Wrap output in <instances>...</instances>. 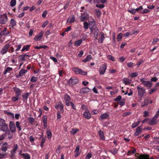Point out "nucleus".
I'll return each instance as SVG.
<instances>
[{"label": "nucleus", "mask_w": 159, "mask_h": 159, "mask_svg": "<svg viewBox=\"0 0 159 159\" xmlns=\"http://www.w3.org/2000/svg\"><path fill=\"white\" fill-rule=\"evenodd\" d=\"M13 89L15 92L16 96H19L22 93V91L20 89L16 87L13 88Z\"/></svg>", "instance_id": "dca6fc26"}, {"label": "nucleus", "mask_w": 159, "mask_h": 159, "mask_svg": "<svg viewBox=\"0 0 159 159\" xmlns=\"http://www.w3.org/2000/svg\"><path fill=\"white\" fill-rule=\"evenodd\" d=\"M30 45H27L24 46L21 50L22 52H23L25 50L28 51L30 48Z\"/></svg>", "instance_id": "473e14b6"}, {"label": "nucleus", "mask_w": 159, "mask_h": 159, "mask_svg": "<svg viewBox=\"0 0 159 159\" xmlns=\"http://www.w3.org/2000/svg\"><path fill=\"white\" fill-rule=\"evenodd\" d=\"M121 99V96H118L117 98L115 99V100L116 101L118 102L120 101Z\"/></svg>", "instance_id": "680f3d73"}, {"label": "nucleus", "mask_w": 159, "mask_h": 159, "mask_svg": "<svg viewBox=\"0 0 159 159\" xmlns=\"http://www.w3.org/2000/svg\"><path fill=\"white\" fill-rule=\"evenodd\" d=\"M99 35L100 37L98 39V42L100 43H102L105 38L104 34L103 32H101L100 33Z\"/></svg>", "instance_id": "4468645a"}, {"label": "nucleus", "mask_w": 159, "mask_h": 159, "mask_svg": "<svg viewBox=\"0 0 159 159\" xmlns=\"http://www.w3.org/2000/svg\"><path fill=\"white\" fill-rule=\"evenodd\" d=\"M138 75V74L137 73L134 72L131 73L129 74V76L131 77H136Z\"/></svg>", "instance_id": "8fccbe9b"}, {"label": "nucleus", "mask_w": 159, "mask_h": 159, "mask_svg": "<svg viewBox=\"0 0 159 159\" xmlns=\"http://www.w3.org/2000/svg\"><path fill=\"white\" fill-rule=\"evenodd\" d=\"M43 123L44 124H46L47 123V118L46 115H44L42 118Z\"/></svg>", "instance_id": "ea45409f"}, {"label": "nucleus", "mask_w": 159, "mask_h": 159, "mask_svg": "<svg viewBox=\"0 0 159 159\" xmlns=\"http://www.w3.org/2000/svg\"><path fill=\"white\" fill-rule=\"evenodd\" d=\"M149 12V10L147 9H145L141 11L139 13L141 14H145L148 13Z\"/></svg>", "instance_id": "79ce46f5"}, {"label": "nucleus", "mask_w": 159, "mask_h": 159, "mask_svg": "<svg viewBox=\"0 0 159 159\" xmlns=\"http://www.w3.org/2000/svg\"><path fill=\"white\" fill-rule=\"evenodd\" d=\"M92 58V57L91 55H89L87 56L86 59L83 60V61L84 62L90 61Z\"/></svg>", "instance_id": "a878e982"}, {"label": "nucleus", "mask_w": 159, "mask_h": 159, "mask_svg": "<svg viewBox=\"0 0 159 159\" xmlns=\"http://www.w3.org/2000/svg\"><path fill=\"white\" fill-rule=\"evenodd\" d=\"M149 115V113L148 111H145L143 112V116L144 117L148 116Z\"/></svg>", "instance_id": "338daca9"}, {"label": "nucleus", "mask_w": 159, "mask_h": 159, "mask_svg": "<svg viewBox=\"0 0 159 159\" xmlns=\"http://www.w3.org/2000/svg\"><path fill=\"white\" fill-rule=\"evenodd\" d=\"M16 125L17 128L18 129L19 131H20L21 130V128L20 127V123L19 121L16 122Z\"/></svg>", "instance_id": "c03bdc74"}, {"label": "nucleus", "mask_w": 159, "mask_h": 159, "mask_svg": "<svg viewBox=\"0 0 159 159\" xmlns=\"http://www.w3.org/2000/svg\"><path fill=\"white\" fill-rule=\"evenodd\" d=\"M80 149V147L79 146H77L76 147L75 150V157H76L78 156L80 154V153L79 152V151Z\"/></svg>", "instance_id": "4be33fe9"}, {"label": "nucleus", "mask_w": 159, "mask_h": 159, "mask_svg": "<svg viewBox=\"0 0 159 159\" xmlns=\"http://www.w3.org/2000/svg\"><path fill=\"white\" fill-rule=\"evenodd\" d=\"M123 81L125 84H129L130 83V80L126 78H124L123 79Z\"/></svg>", "instance_id": "e433bc0d"}, {"label": "nucleus", "mask_w": 159, "mask_h": 159, "mask_svg": "<svg viewBox=\"0 0 159 159\" xmlns=\"http://www.w3.org/2000/svg\"><path fill=\"white\" fill-rule=\"evenodd\" d=\"M37 80V78L34 77H32L30 81L32 82H35Z\"/></svg>", "instance_id": "69168bd1"}, {"label": "nucleus", "mask_w": 159, "mask_h": 159, "mask_svg": "<svg viewBox=\"0 0 159 159\" xmlns=\"http://www.w3.org/2000/svg\"><path fill=\"white\" fill-rule=\"evenodd\" d=\"M25 56L29 57V56L26 54L20 55L18 58L19 61H25L26 60L25 57Z\"/></svg>", "instance_id": "6ab92c4d"}, {"label": "nucleus", "mask_w": 159, "mask_h": 159, "mask_svg": "<svg viewBox=\"0 0 159 159\" xmlns=\"http://www.w3.org/2000/svg\"><path fill=\"white\" fill-rule=\"evenodd\" d=\"M48 138L50 139L51 138L52 136V134L51 131L50 130H48L47 131Z\"/></svg>", "instance_id": "58836bf2"}, {"label": "nucleus", "mask_w": 159, "mask_h": 159, "mask_svg": "<svg viewBox=\"0 0 159 159\" xmlns=\"http://www.w3.org/2000/svg\"><path fill=\"white\" fill-rule=\"evenodd\" d=\"M27 72L26 70L22 69L20 70L19 74L21 76L23 75L25 73Z\"/></svg>", "instance_id": "2f4dec72"}, {"label": "nucleus", "mask_w": 159, "mask_h": 159, "mask_svg": "<svg viewBox=\"0 0 159 159\" xmlns=\"http://www.w3.org/2000/svg\"><path fill=\"white\" fill-rule=\"evenodd\" d=\"M159 40V39L157 38H155L153 40L152 42V44H156L157 42Z\"/></svg>", "instance_id": "5fc2aeb1"}, {"label": "nucleus", "mask_w": 159, "mask_h": 159, "mask_svg": "<svg viewBox=\"0 0 159 159\" xmlns=\"http://www.w3.org/2000/svg\"><path fill=\"white\" fill-rule=\"evenodd\" d=\"M91 22L89 21V24L87 22L84 21V28L85 29H87L89 28V25H90Z\"/></svg>", "instance_id": "393cba45"}, {"label": "nucleus", "mask_w": 159, "mask_h": 159, "mask_svg": "<svg viewBox=\"0 0 159 159\" xmlns=\"http://www.w3.org/2000/svg\"><path fill=\"white\" fill-rule=\"evenodd\" d=\"M107 58L108 59L112 61H115V58L111 55H108L107 56Z\"/></svg>", "instance_id": "09e8293b"}, {"label": "nucleus", "mask_w": 159, "mask_h": 159, "mask_svg": "<svg viewBox=\"0 0 159 159\" xmlns=\"http://www.w3.org/2000/svg\"><path fill=\"white\" fill-rule=\"evenodd\" d=\"M90 18L92 20L94 21L93 18L92 17H89V14L86 12H84L81 13L80 17V20L82 21H84L86 20H89V18Z\"/></svg>", "instance_id": "f03ea898"}, {"label": "nucleus", "mask_w": 159, "mask_h": 159, "mask_svg": "<svg viewBox=\"0 0 159 159\" xmlns=\"http://www.w3.org/2000/svg\"><path fill=\"white\" fill-rule=\"evenodd\" d=\"M60 107L61 110V112H63V105L62 103L60 102Z\"/></svg>", "instance_id": "603ef678"}, {"label": "nucleus", "mask_w": 159, "mask_h": 159, "mask_svg": "<svg viewBox=\"0 0 159 159\" xmlns=\"http://www.w3.org/2000/svg\"><path fill=\"white\" fill-rule=\"evenodd\" d=\"M109 116V115L107 113L102 114L100 116V118L102 120H104L107 118Z\"/></svg>", "instance_id": "aec40b11"}, {"label": "nucleus", "mask_w": 159, "mask_h": 159, "mask_svg": "<svg viewBox=\"0 0 159 159\" xmlns=\"http://www.w3.org/2000/svg\"><path fill=\"white\" fill-rule=\"evenodd\" d=\"M156 91V89L155 88L153 89H151L149 90V91L148 92V93L149 94H151L153 93H154Z\"/></svg>", "instance_id": "3c124183"}, {"label": "nucleus", "mask_w": 159, "mask_h": 159, "mask_svg": "<svg viewBox=\"0 0 159 159\" xmlns=\"http://www.w3.org/2000/svg\"><path fill=\"white\" fill-rule=\"evenodd\" d=\"M92 157V155L91 153H89L85 156L86 159H90Z\"/></svg>", "instance_id": "4d7b16f0"}, {"label": "nucleus", "mask_w": 159, "mask_h": 159, "mask_svg": "<svg viewBox=\"0 0 159 159\" xmlns=\"http://www.w3.org/2000/svg\"><path fill=\"white\" fill-rule=\"evenodd\" d=\"M157 121L156 119H154V118H148V124L151 125L156 124L157 123Z\"/></svg>", "instance_id": "9b49d317"}, {"label": "nucleus", "mask_w": 159, "mask_h": 159, "mask_svg": "<svg viewBox=\"0 0 159 159\" xmlns=\"http://www.w3.org/2000/svg\"><path fill=\"white\" fill-rule=\"evenodd\" d=\"M16 3V0H11L10 2V5L11 7L14 6Z\"/></svg>", "instance_id": "a19ab883"}, {"label": "nucleus", "mask_w": 159, "mask_h": 159, "mask_svg": "<svg viewBox=\"0 0 159 159\" xmlns=\"http://www.w3.org/2000/svg\"><path fill=\"white\" fill-rule=\"evenodd\" d=\"M19 96H16L13 97L11 98L12 101L14 102L18 101L19 99L18 97Z\"/></svg>", "instance_id": "de8ad7c7"}, {"label": "nucleus", "mask_w": 159, "mask_h": 159, "mask_svg": "<svg viewBox=\"0 0 159 159\" xmlns=\"http://www.w3.org/2000/svg\"><path fill=\"white\" fill-rule=\"evenodd\" d=\"M83 115L85 118L89 119L91 117V114L88 110H86L83 114Z\"/></svg>", "instance_id": "1a4fd4ad"}, {"label": "nucleus", "mask_w": 159, "mask_h": 159, "mask_svg": "<svg viewBox=\"0 0 159 159\" xmlns=\"http://www.w3.org/2000/svg\"><path fill=\"white\" fill-rule=\"evenodd\" d=\"M106 69L107 66L105 64L102 65L99 70L100 74L101 75L104 74Z\"/></svg>", "instance_id": "f8f14e48"}, {"label": "nucleus", "mask_w": 159, "mask_h": 159, "mask_svg": "<svg viewBox=\"0 0 159 159\" xmlns=\"http://www.w3.org/2000/svg\"><path fill=\"white\" fill-rule=\"evenodd\" d=\"M149 100L148 99H146L144 100L143 102L141 103V106L142 107H145L147 105L148 103Z\"/></svg>", "instance_id": "b1692460"}, {"label": "nucleus", "mask_w": 159, "mask_h": 159, "mask_svg": "<svg viewBox=\"0 0 159 159\" xmlns=\"http://www.w3.org/2000/svg\"><path fill=\"white\" fill-rule=\"evenodd\" d=\"M141 126H140L138 127L136 129L135 132L134 133V135L137 136L140 134L142 132Z\"/></svg>", "instance_id": "2eb2a0df"}, {"label": "nucleus", "mask_w": 159, "mask_h": 159, "mask_svg": "<svg viewBox=\"0 0 159 159\" xmlns=\"http://www.w3.org/2000/svg\"><path fill=\"white\" fill-rule=\"evenodd\" d=\"M10 49L8 50V52H13L14 51V48L12 46H10Z\"/></svg>", "instance_id": "6e6d98bb"}, {"label": "nucleus", "mask_w": 159, "mask_h": 159, "mask_svg": "<svg viewBox=\"0 0 159 159\" xmlns=\"http://www.w3.org/2000/svg\"><path fill=\"white\" fill-rule=\"evenodd\" d=\"M47 14V11L46 10H45L42 14V16L43 18H45Z\"/></svg>", "instance_id": "774afa93"}, {"label": "nucleus", "mask_w": 159, "mask_h": 159, "mask_svg": "<svg viewBox=\"0 0 159 159\" xmlns=\"http://www.w3.org/2000/svg\"><path fill=\"white\" fill-rule=\"evenodd\" d=\"M148 156L147 155H140L138 157L139 159H149Z\"/></svg>", "instance_id": "bb28decb"}, {"label": "nucleus", "mask_w": 159, "mask_h": 159, "mask_svg": "<svg viewBox=\"0 0 159 159\" xmlns=\"http://www.w3.org/2000/svg\"><path fill=\"white\" fill-rule=\"evenodd\" d=\"M22 155L25 159H30V157L27 153H23Z\"/></svg>", "instance_id": "c9c22d12"}, {"label": "nucleus", "mask_w": 159, "mask_h": 159, "mask_svg": "<svg viewBox=\"0 0 159 159\" xmlns=\"http://www.w3.org/2000/svg\"><path fill=\"white\" fill-rule=\"evenodd\" d=\"M128 11L133 14H134L136 12L135 9H132L130 10H128Z\"/></svg>", "instance_id": "13d9d810"}, {"label": "nucleus", "mask_w": 159, "mask_h": 159, "mask_svg": "<svg viewBox=\"0 0 159 159\" xmlns=\"http://www.w3.org/2000/svg\"><path fill=\"white\" fill-rule=\"evenodd\" d=\"M72 70L76 74H80L82 75H86L87 73L86 71H84L81 69L77 67L73 68Z\"/></svg>", "instance_id": "7ed1b4c3"}, {"label": "nucleus", "mask_w": 159, "mask_h": 159, "mask_svg": "<svg viewBox=\"0 0 159 159\" xmlns=\"http://www.w3.org/2000/svg\"><path fill=\"white\" fill-rule=\"evenodd\" d=\"M139 125V123L137 122H134L131 125V127L133 128H135Z\"/></svg>", "instance_id": "052dcab7"}, {"label": "nucleus", "mask_w": 159, "mask_h": 159, "mask_svg": "<svg viewBox=\"0 0 159 159\" xmlns=\"http://www.w3.org/2000/svg\"><path fill=\"white\" fill-rule=\"evenodd\" d=\"M29 121L31 124L34 121V119L32 117H29L28 118Z\"/></svg>", "instance_id": "bf43d9fd"}, {"label": "nucleus", "mask_w": 159, "mask_h": 159, "mask_svg": "<svg viewBox=\"0 0 159 159\" xmlns=\"http://www.w3.org/2000/svg\"><path fill=\"white\" fill-rule=\"evenodd\" d=\"M79 130L77 129H73L70 131V133L72 135L75 134L79 131Z\"/></svg>", "instance_id": "f704fd0d"}, {"label": "nucleus", "mask_w": 159, "mask_h": 159, "mask_svg": "<svg viewBox=\"0 0 159 159\" xmlns=\"http://www.w3.org/2000/svg\"><path fill=\"white\" fill-rule=\"evenodd\" d=\"M90 89L88 87H85L81 89V91L83 93H86L89 92Z\"/></svg>", "instance_id": "5701e85b"}, {"label": "nucleus", "mask_w": 159, "mask_h": 159, "mask_svg": "<svg viewBox=\"0 0 159 159\" xmlns=\"http://www.w3.org/2000/svg\"><path fill=\"white\" fill-rule=\"evenodd\" d=\"M2 151L6 152L7 149V143L6 142H5L2 146Z\"/></svg>", "instance_id": "412c9836"}, {"label": "nucleus", "mask_w": 159, "mask_h": 159, "mask_svg": "<svg viewBox=\"0 0 159 159\" xmlns=\"http://www.w3.org/2000/svg\"><path fill=\"white\" fill-rule=\"evenodd\" d=\"M43 34V31H41L34 38V40L36 41L40 40L42 39V37Z\"/></svg>", "instance_id": "9d476101"}, {"label": "nucleus", "mask_w": 159, "mask_h": 159, "mask_svg": "<svg viewBox=\"0 0 159 159\" xmlns=\"http://www.w3.org/2000/svg\"><path fill=\"white\" fill-rule=\"evenodd\" d=\"M111 152L113 154H116L118 152V150L116 148H114L111 151Z\"/></svg>", "instance_id": "0e129e2a"}, {"label": "nucleus", "mask_w": 159, "mask_h": 159, "mask_svg": "<svg viewBox=\"0 0 159 159\" xmlns=\"http://www.w3.org/2000/svg\"><path fill=\"white\" fill-rule=\"evenodd\" d=\"M75 20V17L74 16H73L71 17H69L67 20V22L72 23Z\"/></svg>", "instance_id": "cd10ccee"}, {"label": "nucleus", "mask_w": 159, "mask_h": 159, "mask_svg": "<svg viewBox=\"0 0 159 159\" xmlns=\"http://www.w3.org/2000/svg\"><path fill=\"white\" fill-rule=\"evenodd\" d=\"M82 40L80 39L76 41L74 43L75 45V46H79L82 43Z\"/></svg>", "instance_id": "c85d7f7f"}, {"label": "nucleus", "mask_w": 159, "mask_h": 159, "mask_svg": "<svg viewBox=\"0 0 159 159\" xmlns=\"http://www.w3.org/2000/svg\"><path fill=\"white\" fill-rule=\"evenodd\" d=\"M8 129V125L6 124H4L1 127L0 129L2 131L5 132Z\"/></svg>", "instance_id": "f3484780"}, {"label": "nucleus", "mask_w": 159, "mask_h": 159, "mask_svg": "<svg viewBox=\"0 0 159 159\" xmlns=\"http://www.w3.org/2000/svg\"><path fill=\"white\" fill-rule=\"evenodd\" d=\"M12 69V68L11 67H7L4 72V74H6L7 72L11 70Z\"/></svg>", "instance_id": "864d4df0"}, {"label": "nucleus", "mask_w": 159, "mask_h": 159, "mask_svg": "<svg viewBox=\"0 0 159 159\" xmlns=\"http://www.w3.org/2000/svg\"><path fill=\"white\" fill-rule=\"evenodd\" d=\"M8 21V17L7 14L4 13L0 15V23L4 24Z\"/></svg>", "instance_id": "39448f33"}, {"label": "nucleus", "mask_w": 159, "mask_h": 159, "mask_svg": "<svg viewBox=\"0 0 159 159\" xmlns=\"http://www.w3.org/2000/svg\"><path fill=\"white\" fill-rule=\"evenodd\" d=\"M143 85L148 89H150L152 86V83L150 81H147L145 80L144 78H142L140 80Z\"/></svg>", "instance_id": "423d86ee"}, {"label": "nucleus", "mask_w": 159, "mask_h": 159, "mask_svg": "<svg viewBox=\"0 0 159 159\" xmlns=\"http://www.w3.org/2000/svg\"><path fill=\"white\" fill-rule=\"evenodd\" d=\"M79 80L78 78L75 77L71 78L68 81V83L70 86L75 84L78 82Z\"/></svg>", "instance_id": "0eeeda50"}, {"label": "nucleus", "mask_w": 159, "mask_h": 159, "mask_svg": "<svg viewBox=\"0 0 159 159\" xmlns=\"http://www.w3.org/2000/svg\"><path fill=\"white\" fill-rule=\"evenodd\" d=\"M29 93H25L22 94V97L25 100H27Z\"/></svg>", "instance_id": "4c0bfd02"}, {"label": "nucleus", "mask_w": 159, "mask_h": 159, "mask_svg": "<svg viewBox=\"0 0 159 159\" xmlns=\"http://www.w3.org/2000/svg\"><path fill=\"white\" fill-rule=\"evenodd\" d=\"M137 89L138 92V95L140 98H142L146 93L145 89L143 87L137 86Z\"/></svg>", "instance_id": "20e7f679"}, {"label": "nucleus", "mask_w": 159, "mask_h": 159, "mask_svg": "<svg viewBox=\"0 0 159 159\" xmlns=\"http://www.w3.org/2000/svg\"><path fill=\"white\" fill-rule=\"evenodd\" d=\"M131 113L130 112H127L124 113L122 115L123 117H125L129 115Z\"/></svg>", "instance_id": "e2e57ef3"}, {"label": "nucleus", "mask_w": 159, "mask_h": 159, "mask_svg": "<svg viewBox=\"0 0 159 159\" xmlns=\"http://www.w3.org/2000/svg\"><path fill=\"white\" fill-rule=\"evenodd\" d=\"M98 134H99V136L101 139H102V140L104 139L105 138L104 136L103 133L102 131L99 130L98 131Z\"/></svg>", "instance_id": "7c9ffc66"}, {"label": "nucleus", "mask_w": 159, "mask_h": 159, "mask_svg": "<svg viewBox=\"0 0 159 159\" xmlns=\"http://www.w3.org/2000/svg\"><path fill=\"white\" fill-rule=\"evenodd\" d=\"M95 12L96 15L98 16H99L101 15V11L98 9H97L95 10Z\"/></svg>", "instance_id": "a18cd8bd"}, {"label": "nucleus", "mask_w": 159, "mask_h": 159, "mask_svg": "<svg viewBox=\"0 0 159 159\" xmlns=\"http://www.w3.org/2000/svg\"><path fill=\"white\" fill-rule=\"evenodd\" d=\"M64 100L66 102H69L71 100V98L70 96L67 94H66L64 96Z\"/></svg>", "instance_id": "c756f323"}, {"label": "nucleus", "mask_w": 159, "mask_h": 159, "mask_svg": "<svg viewBox=\"0 0 159 159\" xmlns=\"http://www.w3.org/2000/svg\"><path fill=\"white\" fill-rule=\"evenodd\" d=\"M91 24H93L91 26V25L89 28L91 32L93 33L94 34V37L96 39H97L98 34V29L95 25V21L93 20V21L91 22Z\"/></svg>", "instance_id": "f257e3e1"}, {"label": "nucleus", "mask_w": 159, "mask_h": 159, "mask_svg": "<svg viewBox=\"0 0 159 159\" xmlns=\"http://www.w3.org/2000/svg\"><path fill=\"white\" fill-rule=\"evenodd\" d=\"M18 148L17 144H14L12 148V150L11 151V153L12 154H15L16 153V151L17 150Z\"/></svg>", "instance_id": "a211bd4d"}, {"label": "nucleus", "mask_w": 159, "mask_h": 159, "mask_svg": "<svg viewBox=\"0 0 159 159\" xmlns=\"http://www.w3.org/2000/svg\"><path fill=\"white\" fill-rule=\"evenodd\" d=\"M10 23L12 27H13L16 25V21L14 19H12L11 20Z\"/></svg>", "instance_id": "72a5a7b5"}, {"label": "nucleus", "mask_w": 159, "mask_h": 159, "mask_svg": "<svg viewBox=\"0 0 159 159\" xmlns=\"http://www.w3.org/2000/svg\"><path fill=\"white\" fill-rule=\"evenodd\" d=\"M123 34L121 33H119L117 36V40L118 41H119L121 40L122 38Z\"/></svg>", "instance_id": "37998d69"}, {"label": "nucleus", "mask_w": 159, "mask_h": 159, "mask_svg": "<svg viewBox=\"0 0 159 159\" xmlns=\"http://www.w3.org/2000/svg\"><path fill=\"white\" fill-rule=\"evenodd\" d=\"M10 46V44H7L4 46L1 51V54L2 55L6 53L8 51V50Z\"/></svg>", "instance_id": "6e6552de"}, {"label": "nucleus", "mask_w": 159, "mask_h": 159, "mask_svg": "<svg viewBox=\"0 0 159 159\" xmlns=\"http://www.w3.org/2000/svg\"><path fill=\"white\" fill-rule=\"evenodd\" d=\"M81 37L82 38L81 39H82V40H85L87 37V35L85 34H82Z\"/></svg>", "instance_id": "49530a36"}, {"label": "nucleus", "mask_w": 159, "mask_h": 159, "mask_svg": "<svg viewBox=\"0 0 159 159\" xmlns=\"http://www.w3.org/2000/svg\"><path fill=\"white\" fill-rule=\"evenodd\" d=\"M9 127L11 131L12 132H14L15 131L16 127L15 124L12 121H10L9 123Z\"/></svg>", "instance_id": "ddd939ff"}]
</instances>
